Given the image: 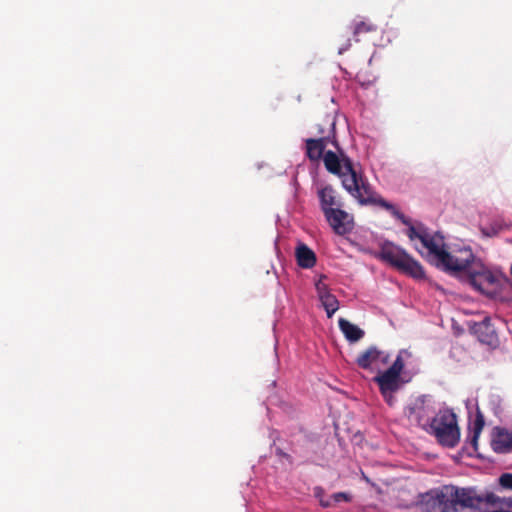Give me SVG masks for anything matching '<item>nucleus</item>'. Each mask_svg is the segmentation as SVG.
Segmentation results:
<instances>
[{
    "label": "nucleus",
    "instance_id": "nucleus-7",
    "mask_svg": "<svg viewBox=\"0 0 512 512\" xmlns=\"http://www.w3.org/2000/svg\"><path fill=\"white\" fill-rule=\"evenodd\" d=\"M325 124L331 127L332 138L328 136L320 137L318 139L309 138L306 139V155L311 161H318L324 156V150L327 143H332L338 150V143L335 137V122L330 119L325 120Z\"/></svg>",
    "mask_w": 512,
    "mask_h": 512
},
{
    "label": "nucleus",
    "instance_id": "nucleus-6",
    "mask_svg": "<svg viewBox=\"0 0 512 512\" xmlns=\"http://www.w3.org/2000/svg\"><path fill=\"white\" fill-rule=\"evenodd\" d=\"M403 355L409 356L410 353L407 350H401L392 365L374 377V382L379 386V390L389 406H393L395 403L393 394L401 387V373L405 366Z\"/></svg>",
    "mask_w": 512,
    "mask_h": 512
},
{
    "label": "nucleus",
    "instance_id": "nucleus-1",
    "mask_svg": "<svg viewBox=\"0 0 512 512\" xmlns=\"http://www.w3.org/2000/svg\"><path fill=\"white\" fill-rule=\"evenodd\" d=\"M392 215L408 227L406 234L411 241L420 240L422 246L427 249V256L438 268L454 274L467 273L470 284L479 291H484L486 286L496 281L492 272L475 258L469 247L448 252L445 249L444 237L439 232L431 234L421 223L414 226L398 209Z\"/></svg>",
    "mask_w": 512,
    "mask_h": 512
},
{
    "label": "nucleus",
    "instance_id": "nucleus-13",
    "mask_svg": "<svg viewBox=\"0 0 512 512\" xmlns=\"http://www.w3.org/2000/svg\"><path fill=\"white\" fill-rule=\"evenodd\" d=\"M317 195L323 214L328 210L342 207L343 205L340 201L337 191L331 185H326L320 188L317 192Z\"/></svg>",
    "mask_w": 512,
    "mask_h": 512
},
{
    "label": "nucleus",
    "instance_id": "nucleus-19",
    "mask_svg": "<svg viewBox=\"0 0 512 512\" xmlns=\"http://www.w3.org/2000/svg\"><path fill=\"white\" fill-rule=\"evenodd\" d=\"M377 30V26L371 22L359 21L355 24L353 29V36L356 41H359V37L362 34L372 33Z\"/></svg>",
    "mask_w": 512,
    "mask_h": 512
},
{
    "label": "nucleus",
    "instance_id": "nucleus-14",
    "mask_svg": "<svg viewBox=\"0 0 512 512\" xmlns=\"http://www.w3.org/2000/svg\"><path fill=\"white\" fill-rule=\"evenodd\" d=\"M298 266L310 269L316 264V255L306 244L300 243L295 250Z\"/></svg>",
    "mask_w": 512,
    "mask_h": 512
},
{
    "label": "nucleus",
    "instance_id": "nucleus-12",
    "mask_svg": "<svg viewBox=\"0 0 512 512\" xmlns=\"http://www.w3.org/2000/svg\"><path fill=\"white\" fill-rule=\"evenodd\" d=\"M471 329L481 343L494 345L498 341L495 329L488 317L481 322L474 323Z\"/></svg>",
    "mask_w": 512,
    "mask_h": 512
},
{
    "label": "nucleus",
    "instance_id": "nucleus-4",
    "mask_svg": "<svg viewBox=\"0 0 512 512\" xmlns=\"http://www.w3.org/2000/svg\"><path fill=\"white\" fill-rule=\"evenodd\" d=\"M379 259L390 264L398 271L415 279H424L425 271L423 266L409 255L404 249L392 244L385 243L379 252Z\"/></svg>",
    "mask_w": 512,
    "mask_h": 512
},
{
    "label": "nucleus",
    "instance_id": "nucleus-8",
    "mask_svg": "<svg viewBox=\"0 0 512 512\" xmlns=\"http://www.w3.org/2000/svg\"><path fill=\"white\" fill-rule=\"evenodd\" d=\"M324 216L333 231L338 235H345L353 229L349 214L341 207L328 210L324 213Z\"/></svg>",
    "mask_w": 512,
    "mask_h": 512
},
{
    "label": "nucleus",
    "instance_id": "nucleus-17",
    "mask_svg": "<svg viewBox=\"0 0 512 512\" xmlns=\"http://www.w3.org/2000/svg\"><path fill=\"white\" fill-rule=\"evenodd\" d=\"M506 228L507 225L502 220H495L488 226H481L480 231L484 237H495Z\"/></svg>",
    "mask_w": 512,
    "mask_h": 512
},
{
    "label": "nucleus",
    "instance_id": "nucleus-9",
    "mask_svg": "<svg viewBox=\"0 0 512 512\" xmlns=\"http://www.w3.org/2000/svg\"><path fill=\"white\" fill-rule=\"evenodd\" d=\"M432 411L429 406L425 405L424 401L417 400L414 404L408 407L406 415L410 423L421 427L427 432V428L431 423Z\"/></svg>",
    "mask_w": 512,
    "mask_h": 512
},
{
    "label": "nucleus",
    "instance_id": "nucleus-18",
    "mask_svg": "<svg viewBox=\"0 0 512 512\" xmlns=\"http://www.w3.org/2000/svg\"><path fill=\"white\" fill-rule=\"evenodd\" d=\"M319 299L327 313V317L331 318L339 308L338 299L333 294L324 295Z\"/></svg>",
    "mask_w": 512,
    "mask_h": 512
},
{
    "label": "nucleus",
    "instance_id": "nucleus-23",
    "mask_svg": "<svg viewBox=\"0 0 512 512\" xmlns=\"http://www.w3.org/2000/svg\"><path fill=\"white\" fill-rule=\"evenodd\" d=\"M332 499L336 503L340 501L350 502L352 497L346 492H337L332 495Z\"/></svg>",
    "mask_w": 512,
    "mask_h": 512
},
{
    "label": "nucleus",
    "instance_id": "nucleus-24",
    "mask_svg": "<svg viewBox=\"0 0 512 512\" xmlns=\"http://www.w3.org/2000/svg\"><path fill=\"white\" fill-rule=\"evenodd\" d=\"M318 132H319L320 134H323V133H324V129H323L320 125L318 126Z\"/></svg>",
    "mask_w": 512,
    "mask_h": 512
},
{
    "label": "nucleus",
    "instance_id": "nucleus-16",
    "mask_svg": "<svg viewBox=\"0 0 512 512\" xmlns=\"http://www.w3.org/2000/svg\"><path fill=\"white\" fill-rule=\"evenodd\" d=\"M485 420L483 414L477 410L475 419L471 426L469 427L471 436L469 439L470 444L472 445L474 451H477L478 448V439L484 428Z\"/></svg>",
    "mask_w": 512,
    "mask_h": 512
},
{
    "label": "nucleus",
    "instance_id": "nucleus-20",
    "mask_svg": "<svg viewBox=\"0 0 512 512\" xmlns=\"http://www.w3.org/2000/svg\"><path fill=\"white\" fill-rule=\"evenodd\" d=\"M326 278V275H321L319 280L315 283V288L319 298H321L324 295L331 294L328 286L323 282V280Z\"/></svg>",
    "mask_w": 512,
    "mask_h": 512
},
{
    "label": "nucleus",
    "instance_id": "nucleus-21",
    "mask_svg": "<svg viewBox=\"0 0 512 512\" xmlns=\"http://www.w3.org/2000/svg\"><path fill=\"white\" fill-rule=\"evenodd\" d=\"M324 489L322 487H315L314 488V495L316 498L319 499L320 505L324 508L332 506V503L330 500L324 499Z\"/></svg>",
    "mask_w": 512,
    "mask_h": 512
},
{
    "label": "nucleus",
    "instance_id": "nucleus-15",
    "mask_svg": "<svg viewBox=\"0 0 512 512\" xmlns=\"http://www.w3.org/2000/svg\"><path fill=\"white\" fill-rule=\"evenodd\" d=\"M338 325L345 338L351 343L361 340L365 335L361 328L344 318L338 320Z\"/></svg>",
    "mask_w": 512,
    "mask_h": 512
},
{
    "label": "nucleus",
    "instance_id": "nucleus-10",
    "mask_svg": "<svg viewBox=\"0 0 512 512\" xmlns=\"http://www.w3.org/2000/svg\"><path fill=\"white\" fill-rule=\"evenodd\" d=\"M390 355L375 346H370L362 352L356 359L357 365L365 370L371 369L374 364L380 363L381 365L388 364Z\"/></svg>",
    "mask_w": 512,
    "mask_h": 512
},
{
    "label": "nucleus",
    "instance_id": "nucleus-11",
    "mask_svg": "<svg viewBox=\"0 0 512 512\" xmlns=\"http://www.w3.org/2000/svg\"><path fill=\"white\" fill-rule=\"evenodd\" d=\"M491 447L496 453H509L512 451V432L495 427L492 431Z\"/></svg>",
    "mask_w": 512,
    "mask_h": 512
},
{
    "label": "nucleus",
    "instance_id": "nucleus-2",
    "mask_svg": "<svg viewBox=\"0 0 512 512\" xmlns=\"http://www.w3.org/2000/svg\"><path fill=\"white\" fill-rule=\"evenodd\" d=\"M417 505L423 512H459L466 508L477 509L483 503L495 505L499 498L493 493L476 494L472 488L444 485L420 494Z\"/></svg>",
    "mask_w": 512,
    "mask_h": 512
},
{
    "label": "nucleus",
    "instance_id": "nucleus-5",
    "mask_svg": "<svg viewBox=\"0 0 512 512\" xmlns=\"http://www.w3.org/2000/svg\"><path fill=\"white\" fill-rule=\"evenodd\" d=\"M427 433L435 436L441 445L449 448L455 447L460 440L456 414L448 409L440 410L431 419Z\"/></svg>",
    "mask_w": 512,
    "mask_h": 512
},
{
    "label": "nucleus",
    "instance_id": "nucleus-22",
    "mask_svg": "<svg viewBox=\"0 0 512 512\" xmlns=\"http://www.w3.org/2000/svg\"><path fill=\"white\" fill-rule=\"evenodd\" d=\"M499 484L506 489H512V473H504L499 478Z\"/></svg>",
    "mask_w": 512,
    "mask_h": 512
},
{
    "label": "nucleus",
    "instance_id": "nucleus-3",
    "mask_svg": "<svg viewBox=\"0 0 512 512\" xmlns=\"http://www.w3.org/2000/svg\"><path fill=\"white\" fill-rule=\"evenodd\" d=\"M323 162L327 171L339 176L345 190L361 205H378L390 211L391 214L394 213L395 206L373 191L370 184L355 170L351 159L343 151L339 150V155L333 151H327L323 156Z\"/></svg>",
    "mask_w": 512,
    "mask_h": 512
}]
</instances>
